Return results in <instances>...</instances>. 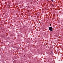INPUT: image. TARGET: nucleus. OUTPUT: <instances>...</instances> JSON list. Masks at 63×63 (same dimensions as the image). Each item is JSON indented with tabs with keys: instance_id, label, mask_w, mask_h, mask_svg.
I'll use <instances>...</instances> for the list:
<instances>
[{
	"instance_id": "2",
	"label": "nucleus",
	"mask_w": 63,
	"mask_h": 63,
	"mask_svg": "<svg viewBox=\"0 0 63 63\" xmlns=\"http://www.w3.org/2000/svg\"><path fill=\"white\" fill-rule=\"evenodd\" d=\"M50 54H53V53H52V52H51V53H50Z\"/></svg>"
},
{
	"instance_id": "1",
	"label": "nucleus",
	"mask_w": 63,
	"mask_h": 63,
	"mask_svg": "<svg viewBox=\"0 0 63 63\" xmlns=\"http://www.w3.org/2000/svg\"><path fill=\"white\" fill-rule=\"evenodd\" d=\"M49 29V30H50V31H53V30H52V27H48Z\"/></svg>"
},
{
	"instance_id": "3",
	"label": "nucleus",
	"mask_w": 63,
	"mask_h": 63,
	"mask_svg": "<svg viewBox=\"0 0 63 63\" xmlns=\"http://www.w3.org/2000/svg\"><path fill=\"white\" fill-rule=\"evenodd\" d=\"M51 5H52V6H53H53H54V5H53V4H51Z\"/></svg>"
},
{
	"instance_id": "4",
	"label": "nucleus",
	"mask_w": 63,
	"mask_h": 63,
	"mask_svg": "<svg viewBox=\"0 0 63 63\" xmlns=\"http://www.w3.org/2000/svg\"><path fill=\"white\" fill-rule=\"evenodd\" d=\"M51 0L52 1V2H53V0Z\"/></svg>"
},
{
	"instance_id": "5",
	"label": "nucleus",
	"mask_w": 63,
	"mask_h": 63,
	"mask_svg": "<svg viewBox=\"0 0 63 63\" xmlns=\"http://www.w3.org/2000/svg\"><path fill=\"white\" fill-rule=\"evenodd\" d=\"M50 26H51V24H50Z\"/></svg>"
}]
</instances>
